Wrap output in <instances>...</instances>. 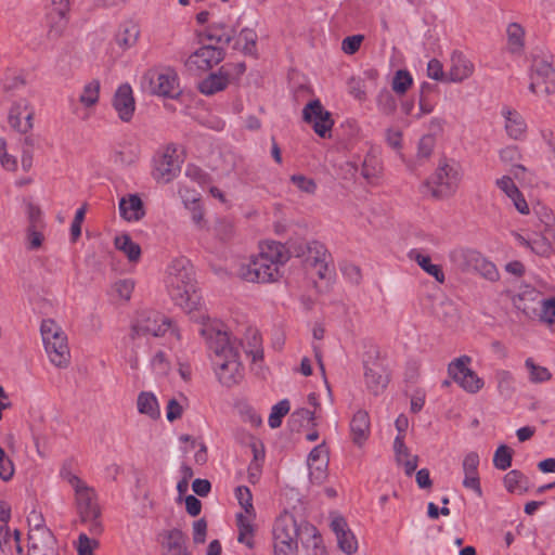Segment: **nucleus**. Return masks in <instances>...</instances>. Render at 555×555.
I'll list each match as a JSON object with an SVG mask.
<instances>
[{"label": "nucleus", "instance_id": "1", "mask_svg": "<svg viewBox=\"0 0 555 555\" xmlns=\"http://www.w3.org/2000/svg\"><path fill=\"white\" fill-rule=\"evenodd\" d=\"M205 338L216 375L219 382L227 387L236 385L243 377V369L240 362V352L236 339L222 326L206 325L201 330Z\"/></svg>", "mask_w": 555, "mask_h": 555}, {"label": "nucleus", "instance_id": "2", "mask_svg": "<svg viewBox=\"0 0 555 555\" xmlns=\"http://www.w3.org/2000/svg\"><path fill=\"white\" fill-rule=\"evenodd\" d=\"M164 283L173 302L191 312L197 308L195 270L191 261L181 256L172 259L166 268Z\"/></svg>", "mask_w": 555, "mask_h": 555}, {"label": "nucleus", "instance_id": "3", "mask_svg": "<svg viewBox=\"0 0 555 555\" xmlns=\"http://www.w3.org/2000/svg\"><path fill=\"white\" fill-rule=\"evenodd\" d=\"M289 259L285 245L270 241L260 245V253L240 268V276L247 282L270 283L281 276L280 268Z\"/></svg>", "mask_w": 555, "mask_h": 555}, {"label": "nucleus", "instance_id": "4", "mask_svg": "<svg viewBox=\"0 0 555 555\" xmlns=\"http://www.w3.org/2000/svg\"><path fill=\"white\" fill-rule=\"evenodd\" d=\"M68 481L75 490L77 511L81 521L90 522L89 530L92 534H100L103 528L99 520L101 512L94 490L77 476H72Z\"/></svg>", "mask_w": 555, "mask_h": 555}, {"label": "nucleus", "instance_id": "5", "mask_svg": "<svg viewBox=\"0 0 555 555\" xmlns=\"http://www.w3.org/2000/svg\"><path fill=\"white\" fill-rule=\"evenodd\" d=\"M40 332L46 352L57 367H67L70 361V352L67 337L62 328L51 319L41 322Z\"/></svg>", "mask_w": 555, "mask_h": 555}, {"label": "nucleus", "instance_id": "6", "mask_svg": "<svg viewBox=\"0 0 555 555\" xmlns=\"http://www.w3.org/2000/svg\"><path fill=\"white\" fill-rule=\"evenodd\" d=\"M293 509V514L284 513L274 521L273 542L275 555H293L297 548V538L300 534L297 517L300 514L297 506H294Z\"/></svg>", "mask_w": 555, "mask_h": 555}, {"label": "nucleus", "instance_id": "7", "mask_svg": "<svg viewBox=\"0 0 555 555\" xmlns=\"http://www.w3.org/2000/svg\"><path fill=\"white\" fill-rule=\"evenodd\" d=\"M170 332L179 339V333L172 327L171 320L155 310H142L138 312L130 333V339L135 340L139 336L151 335L154 337L164 336Z\"/></svg>", "mask_w": 555, "mask_h": 555}, {"label": "nucleus", "instance_id": "8", "mask_svg": "<svg viewBox=\"0 0 555 555\" xmlns=\"http://www.w3.org/2000/svg\"><path fill=\"white\" fill-rule=\"evenodd\" d=\"M460 179L461 175L457 166L442 162L430 179L424 182L423 193L435 198L451 196L455 192Z\"/></svg>", "mask_w": 555, "mask_h": 555}, {"label": "nucleus", "instance_id": "9", "mask_svg": "<svg viewBox=\"0 0 555 555\" xmlns=\"http://www.w3.org/2000/svg\"><path fill=\"white\" fill-rule=\"evenodd\" d=\"M141 87L151 94L171 99L181 93L178 75L172 68L149 69L141 78Z\"/></svg>", "mask_w": 555, "mask_h": 555}, {"label": "nucleus", "instance_id": "10", "mask_svg": "<svg viewBox=\"0 0 555 555\" xmlns=\"http://www.w3.org/2000/svg\"><path fill=\"white\" fill-rule=\"evenodd\" d=\"M314 289L319 293H327L336 279V271L333 258L323 244L314 242Z\"/></svg>", "mask_w": 555, "mask_h": 555}, {"label": "nucleus", "instance_id": "11", "mask_svg": "<svg viewBox=\"0 0 555 555\" xmlns=\"http://www.w3.org/2000/svg\"><path fill=\"white\" fill-rule=\"evenodd\" d=\"M529 77V89L532 93L551 94V85L555 82V68L551 61L542 56H533Z\"/></svg>", "mask_w": 555, "mask_h": 555}, {"label": "nucleus", "instance_id": "12", "mask_svg": "<svg viewBox=\"0 0 555 555\" xmlns=\"http://www.w3.org/2000/svg\"><path fill=\"white\" fill-rule=\"evenodd\" d=\"M470 361L468 356H462L449 364L448 372L465 391L476 393L483 387V380L467 367Z\"/></svg>", "mask_w": 555, "mask_h": 555}, {"label": "nucleus", "instance_id": "13", "mask_svg": "<svg viewBox=\"0 0 555 555\" xmlns=\"http://www.w3.org/2000/svg\"><path fill=\"white\" fill-rule=\"evenodd\" d=\"M180 172V162L175 144H168L154 158L153 177L158 182L167 183Z\"/></svg>", "mask_w": 555, "mask_h": 555}, {"label": "nucleus", "instance_id": "14", "mask_svg": "<svg viewBox=\"0 0 555 555\" xmlns=\"http://www.w3.org/2000/svg\"><path fill=\"white\" fill-rule=\"evenodd\" d=\"M224 56L222 47L203 44L188 57L185 66L190 72L208 70L223 61Z\"/></svg>", "mask_w": 555, "mask_h": 555}, {"label": "nucleus", "instance_id": "15", "mask_svg": "<svg viewBox=\"0 0 555 555\" xmlns=\"http://www.w3.org/2000/svg\"><path fill=\"white\" fill-rule=\"evenodd\" d=\"M330 527L336 535L339 550L347 555L354 554L358 551V540L348 527L345 517L333 511L330 513Z\"/></svg>", "mask_w": 555, "mask_h": 555}, {"label": "nucleus", "instance_id": "16", "mask_svg": "<svg viewBox=\"0 0 555 555\" xmlns=\"http://www.w3.org/2000/svg\"><path fill=\"white\" fill-rule=\"evenodd\" d=\"M314 361H317L320 373H321V383L318 386V392H314V422L322 417L321 405L332 406L334 402L332 389L330 383L327 380L325 374V367L321 358V354L318 352L314 347Z\"/></svg>", "mask_w": 555, "mask_h": 555}, {"label": "nucleus", "instance_id": "17", "mask_svg": "<svg viewBox=\"0 0 555 555\" xmlns=\"http://www.w3.org/2000/svg\"><path fill=\"white\" fill-rule=\"evenodd\" d=\"M34 109L26 100L15 102L9 112L10 126L21 133L33 129Z\"/></svg>", "mask_w": 555, "mask_h": 555}, {"label": "nucleus", "instance_id": "18", "mask_svg": "<svg viewBox=\"0 0 555 555\" xmlns=\"http://www.w3.org/2000/svg\"><path fill=\"white\" fill-rule=\"evenodd\" d=\"M49 35L57 37L62 34L67 25V13L69 9L68 0H49Z\"/></svg>", "mask_w": 555, "mask_h": 555}, {"label": "nucleus", "instance_id": "19", "mask_svg": "<svg viewBox=\"0 0 555 555\" xmlns=\"http://www.w3.org/2000/svg\"><path fill=\"white\" fill-rule=\"evenodd\" d=\"M113 106L122 121H129L135 109L132 89L128 83L121 85L113 98Z\"/></svg>", "mask_w": 555, "mask_h": 555}, {"label": "nucleus", "instance_id": "20", "mask_svg": "<svg viewBox=\"0 0 555 555\" xmlns=\"http://www.w3.org/2000/svg\"><path fill=\"white\" fill-rule=\"evenodd\" d=\"M231 81L230 66H221L218 72L209 74L198 83V90L205 95H214L224 90Z\"/></svg>", "mask_w": 555, "mask_h": 555}, {"label": "nucleus", "instance_id": "21", "mask_svg": "<svg viewBox=\"0 0 555 555\" xmlns=\"http://www.w3.org/2000/svg\"><path fill=\"white\" fill-rule=\"evenodd\" d=\"M475 70L473 62L460 51L451 55V65L448 72L447 81L462 82L468 79Z\"/></svg>", "mask_w": 555, "mask_h": 555}, {"label": "nucleus", "instance_id": "22", "mask_svg": "<svg viewBox=\"0 0 555 555\" xmlns=\"http://www.w3.org/2000/svg\"><path fill=\"white\" fill-rule=\"evenodd\" d=\"M433 315L447 327H455L460 322V314L455 304L448 298H440L434 301L431 307Z\"/></svg>", "mask_w": 555, "mask_h": 555}, {"label": "nucleus", "instance_id": "23", "mask_svg": "<svg viewBox=\"0 0 555 555\" xmlns=\"http://www.w3.org/2000/svg\"><path fill=\"white\" fill-rule=\"evenodd\" d=\"M370 415L364 410H358L350 421V437L352 442L361 448L370 437Z\"/></svg>", "mask_w": 555, "mask_h": 555}, {"label": "nucleus", "instance_id": "24", "mask_svg": "<svg viewBox=\"0 0 555 555\" xmlns=\"http://www.w3.org/2000/svg\"><path fill=\"white\" fill-rule=\"evenodd\" d=\"M334 125L332 113L323 107L320 100L314 99V133L322 139H333Z\"/></svg>", "mask_w": 555, "mask_h": 555}, {"label": "nucleus", "instance_id": "25", "mask_svg": "<svg viewBox=\"0 0 555 555\" xmlns=\"http://www.w3.org/2000/svg\"><path fill=\"white\" fill-rule=\"evenodd\" d=\"M393 452L397 464L403 466L405 475L411 476L417 467L418 456L410 453L403 435H397L395 438Z\"/></svg>", "mask_w": 555, "mask_h": 555}, {"label": "nucleus", "instance_id": "26", "mask_svg": "<svg viewBox=\"0 0 555 555\" xmlns=\"http://www.w3.org/2000/svg\"><path fill=\"white\" fill-rule=\"evenodd\" d=\"M140 36V27L132 21H127L119 25L115 34L114 42L121 51H126L138 42Z\"/></svg>", "mask_w": 555, "mask_h": 555}, {"label": "nucleus", "instance_id": "27", "mask_svg": "<svg viewBox=\"0 0 555 555\" xmlns=\"http://www.w3.org/2000/svg\"><path fill=\"white\" fill-rule=\"evenodd\" d=\"M364 378L367 389L374 395L383 391L388 384V376L382 364L374 362L365 366Z\"/></svg>", "mask_w": 555, "mask_h": 555}, {"label": "nucleus", "instance_id": "28", "mask_svg": "<svg viewBox=\"0 0 555 555\" xmlns=\"http://www.w3.org/2000/svg\"><path fill=\"white\" fill-rule=\"evenodd\" d=\"M502 116L505 119V130L507 135L514 140H520L525 137L527 124L524 117L515 109L504 107Z\"/></svg>", "mask_w": 555, "mask_h": 555}, {"label": "nucleus", "instance_id": "29", "mask_svg": "<svg viewBox=\"0 0 555 555\" xmlns=\"http://www.w3.org/2000/svg\"><path fill=\"white\" fill-rule=\"evenodd\" d=\"M480 253L469 248H455L450 251V261L464 272H473Z\"/></svg>", "mask_w": 555, "mask_h": 555}, {"label": "nucleus", "instance_id": "30", "mask_svg": "<svg viewBox=\"0 0 555 555\" xmlns=\"http://www.w3.org/2000/svg\"><path fill=\"white\" fill-rule=\"evenodd\" d=\"M119 212L128 221H139L145 215L142 199L137 194L122 197L119 202Z\"/></svg>", "mask_w": 555, "mask_h": 555}, {"label": "nucleus", "instance_id": "31", "mask_svg": "<svg viewBox=\"0 0 555 555\" xmlns=\"http://www.w3.org/2000/svg\"><path fill=\"white\" fill-rule=\"evenodd\" d=\"M555 230H547L545 234H534L532 238L526 240L521 235H518V240L521 244L529 247L534 254L543 257H547L552 254L553 247L552 243L550 241V237H552L555 242V237L552 232Z\"/></svg>", "mask_w": 555, "mask_h": 555}, {"label": "nucleus", "instance_id": "32", "mask_svg": "<svg viewBox=\"0 0 555 555\" xmlns=\"http://www.w3.org/2000/svg\"><path fill=\"white\" fill-rule=\"evenodd\" d=\"M234 35L235 29L233 27L222 22H218L208 26L202 36L209 41H216L219 44L228 46L234 38Z\"/></svg>", "mask_w": 555, "mask_h": 555}, {"label": "nucleus", "instance_id": "33", "mask_svg": "<svg viewBox=\"0 0 555 555\" xmlns=\"http://www.w3.org/2000/svg\"><path fill=\"white\" fill-rule=\"evenodd\" d=\"M409 258L414 260L427 274L433 276L437 282L443 283L446 280L442 268L439 264L431 263L429 256L422 254L417 249L409 253Z\"/></svg>", "mask_w": 555, "mask_h": 555}, {"label": "nucleus", "instance_id": "34", "mask_svg": "<svg viewBox=\"0 0 555 555\" xmlns=\"http://www.w3.org/2000/svg\"><path fill=\"white\" fill-rule=\"evenodd\" d=\"M330 451L324 441L314 447V481L323 482L327 478Z\"/></svg>", "mask_w": 555, "mask_h": 555}, {"label": "nucleus", "instance_id": "35", "mask_svg": "<svg viewBox=\"0 0 555 555\" xmlns=\"http://www.w3.org/2000/svg\"><path fill=\"white\" fill-rule=\"evenodd\" d=\"M115 248L121 251L129 262H138L141 258V247L138 243L133 242L130 235L121 234L115 237Z\"/></svg>", "mask_w": 555, "mask_h": 555}, {"label": "nucleus", "instance_id": "36", "mask_svg": "<svg viewBox=\"0 0 555 555\" xmlns=\"http://www.w3.org/2000/svg\"><path fill=\"white\" fill-rule=\"evenodd\" d=\"M255 516L244 515L240 513L236 515V525L238 528L237 541L245 544L247 547H254V526L251 524Z\"/></svg>", "mask_w": 555, "mask_h": 555}, {"label": "nucleus", "instance_id": "37", "mask_svg": "<svg viewBox=\"0 0 555 555\" xmlns=\"http://www.w3.org/2000/svg\"><path fill=\"white\" fill-rule=\"evenodd\" d=\"M504 486L511 493L522 494L529 489L528 478L519 470H511L504 477Z\"/></svg>", "mask_w": 555, "mask_h": 555}, {"label": "nucleus", "instance_id": "38", "mask_svg": "<svg viewBox=\"0 0 555 555\" xmlns=\"http://www.w3.org/2000/svg\"><path fill=\"white\" fill-rule=\"evenodd\" d=\"M237 346H242L248 356H251L253 361L261 360L263 357V350L261 347V337L257 331L250 330L246 334L245 343H238Z\"/></svg>", "mask_w": 555, "mask_h": 555}, {"label": "nucleus", "instance_id": "39", "mask_svg": "<svg viewBox=\"0 0 555 555\" xmlns=\"http://www.w3.org/2000/svg\"><path fill=\"white\" fill-rule=\"evenodd\" d=\"M137 405L141 414H146L152 418L159 416L157 399L152 392H141L138 397Z\"/></svg>", "mask_w": 555, "mask_h": 555}, {"label": "nucleus", "instance_id": "40", "mask_svg": "<svg viewBox=\"0 0 555 555\" xmlns=\"http://www.w3.org/2000/svg\"><path fill=\"white\" fill-rule=\"evenodd\" d=\"M433 90V86L424 82L421 86L418 96V111L415 113L414 118L421 119L425 115L430 114L435 108V103L429 99V92Z\"/></svg>", "mask_w": 555, "mask_h": 555}, {"label": "nucleus", "instance_id": "41", "mask_svg": "<svg viewBox=\"0 0 555 555\" xmlns=\"http://www.w3.org/2000/svg\"><path fill=\"white\" fill-rule=\"evenodd\" d=\"M525 30L517 23L507 26L508 49L512 53H520L524 48Z\"/></svg>", "mask_w": 555, "mask_h": 555}, {"label": "nucleus", "instance_id": "42", "mask_svg": "<svg viewBox=\"0 0 555 555\" xmlns=\"http://www.w3.org/2000/svg\"><path fill=\"white\" fill-rule=\"evenodd\" d=\"M525 366L529 373V380L533 384L547 382L552 377L551 372L545 366L535 364L532 358L525 361Z\"/></svg>", "mask_w": 555, "mask_h": 555}, {"label": "nucleus", "instance_id": "43", "mask_svg": "<svg viewBox=\"0 0 555 555\" xmlns=\"http://www.w3.org/2000/svg\"><path fill=\"white\" fill-rule=\"evenodd\" d=\"M256 42L257 34L253 29L244 28L236 39L235 48L242 49L245 54H254Z\"/></svg>", "mask_w": 555, "mask_h": 555}, {"label": "nucleus", "instance_id": "44", "mask_svg": "<svg viewBox=\"0 0 555 555\" xmlns=\"http://www.w3.org/2000/svg\"><path fill=\"white\" fill-rule=\"evenodd\" d=\"M376 104L378 111L386 116H391L397 109V101L389 90H382L377 94Z\"/></svg>", "mask_w": 555, "mask_h": 555}, {"label": "nucleus", "instance_id": "45", "mask_svg": "<svg viewBox=\"0 0 555 555\" xmlns=\"http://www.w3.org/2000/svg\"><path fill=\"white\" fill-rule=\"evenodd\" d=\"M289 410L291 403L287 399H283L274 404L268 418L269 426L273 429L280 427L283 417L289 412Z\"/></svg>", "mask_w": 555, "mask_h": 555}, {"label": "nucleus", "instance_id": "46", "mask_svg": "<svg viewBox=\"0 0 555 555\" xmlns=\"http://www.w3.org/2000/svg\"><path fill=\"white\" fill-rule=\"evenodd\" d=\"M99 93H100V81L92 80L83 87V90L79 96V101L81 104H83L87 107L93 106L99 101Z\"/></svg>", "mask_w": 555, "mask_h": 555}, {"label": "nucleus", "instance_id": "47", "mask_svg": "<svg viewBox=\"0 0 555 555\" xmlns=\"http://www.w3.org/2000/svg\"><path fill=\"white\" fill-rule=\"evenodd\" d=\"M474 272L479 273L489 281H495L499 279V272L494 263L489 261L481 254L479 255Z\"/></svg>", "mask_w": 555, "mask_h": 555}, {"label": "nucleus", "instance_id": "48", "mask_svg": "<svg viewBox=\"0 0 555 555\" xmlns=\"http://www.w3.org/2000/svg\"><path fill=\"white\" fill-rule=\"evenodd\" d=\"M312 421V412L306 408L296 409L289 417V425L293 430L299 431Z\"/></svg>", "mask_w": 555, "mask_h": 555}, {"label": "nucleus", "instance_id": "49", "mask_svg": "<svg viewBox=\"0 0 555 555\" xmlns=\"http://www.w3.org/2000/svg\"><path fill=\"white\" fill-rule=\"evenodd\" d=\"M235 496L244 509V515L255 516V508L253 505V494L248 487L240 486L235 490Z\"/></svg>", "mask_w": 555, "mask_h": 555}, {"label": "nucleus", "instance_id": "50", "mask_svg": "<svg viewBox=\"0 0 555 555\" xmlns=\"http://www.w3.org/2000/svg\"><path fill=\"white\" fill-rule=\"evenodd\" d=\"M413 83V78L408 70L400 69L396 72L391 87L398 94H404Z\"/></svg>", "mask_w": 555, "mask_h": 555}, {"label": "nucleus", "instance_id": "51", "mask_svg": "<svg viewBox=\"0 0 555 555\" xmlns=\"http://www.w3.org/2000/svg\"><path fill=\"white\" fill-rule=\"evenodd\" d=\"M512 450L505 446H500L494 452L493 465L501 470H505L512 465Z\"/></svg>", "mask_w": 555, "mask_h": 555}, {"label": "nucleus", "instance_id": "52", "mask_svg": "<svg viewBox=\"0 0 555 555\" xmlns=\"http://www.w3.org/2000/svg\"><path fill=\"white\" fill-rule=\"evenodd\" d=\"M135 286V282L132 279H120L116 281L112 288L113 292L122 300L128 301L131 298Z\"/></svg>", "mask_w": 555, "mask_h": 555}, {"label": "nucleus", "instance_id": "53", "mask_svg": "<svg viewBox=\"0 0 555 555\" xmlns=\"http://www.w3.org/2000/svg\"><path fill=\"white\" fill-rule=\"evenodd\" d=\"M495 378L501 395L509 396L514 391V378L511 372L500 370L495 373Z\"/></svg>", "mask_w": 555, "mask_h": 555}, {"label": "nucleus", "instance_id": "54", "mask_svg": "<svg viewBox=\"0 0 555 555\" xmlns=\"http://www.w3.org/2000/svg\"><path fill=\"white\" fill-rule=\"evenodd\" d=\"M435 147V139L433 135H424L417 145L416 162L421 165L428 159Z\"/></svg>", "mask_w": 555, "mask_h": 555}, {"label": "nucleus", "instance_id": "55", "mask_svg": "<svg viewBox=\"0 0 555 555\" xmlns=\"http://www.w3.org/2000/svg\"><path fill=\"white\" fill-rule=\"evenodd\" d=\"M185 535L179 529H172L166 532V547L169 550H182L186 548L185 546Z\"/></svg>", "mask_w": 555, "mask_h": 555}, {"label": "nucleus", "instance_id": "56", "mask_svg": "<svg viewBox=\"0 0 555 555\" xmlns=\"http://www.w3.org/2000/svg\"><path fill=\"white\" fill-rule=\"evenodd\" d=\"M13 461L7 455L3 448L0 446V478L3 481H9L14 475Z\"/></svg>", "mask_w": 555, "mask_h": 555}, {"label": "nucleus", "instance_id": "57", "mask_svg": "<svg viewBox=\"0 0 555 555\" xmlns=\"http://www.w3.org/2000/svg\"><path fill=\"white\" fill-rule=\"evenodd\" d=\"M379 172V165L375 157L373 156H366L363 160L362 168H361V175L367 180L373 181L375 178H377Z\"/></svg>", "mask_w": 555, "mask_h": 555}, {"label": "nucleus", "instance_id": "58", "mask_svg": "<svg viewBox=\"0 0 555 555\" xmlns=\"http://www.w3.org/2000/svg\"><path fill=\"white\" fill-rule=\"evenodd\" d=\"M364 40L363 35L348 36L341 41V51L347 55L357 53Z\"/></svg>", "mask_w": 555, "mask_h": 555}, {"label": "nucleus", "instance_id": "59", "mask_svg": "<svg viewBox=\"0 0 555 555\" xmlns=\"http://www.w3.org/2000/svg\"><path fill=\"white\" fill-rule=\"evenodd\" d=\"M349 93L359 101L366 99V91L364 81L360 77H350L348 79Z\"/></svg>", "mask_w": 555, "mask_h": 555}, {"label": "nucleus", "instance_id": "60", "mask_svg": "<svg viewBox=\"0 0 555 555\" xmlns=\"http://www.w3.org/2000/svg\"><path fill=\"white\" fill-rule=\"evenodd\" d=\"M479 455L476 452H469L463 460V472L465 476H478Z\"/></svg>", "mask_w": 555, "mask_h": 555}, {"label": "nucleus", "instance_id": "61", "mask_svg": "<svg viewBox=\"0 0 555 555\" xmlns=\"http://www.w3.org/2000/svg\"><path fill=\"white\" fill-rule=\"evenodd\" d=\"M44 228H33V227H27V234H26V237H27V248L28 249H38L41 247L42 245V242H43V233H42V230Z\"/></svg>", "mask_w": 555, "mask_h": 555}, {"label": "nucleus", "instance_id": "62", "mask_svg": "<svg viewBox=\"0 0 555 555\" xmlns=\"http://www.w3.org/2000/svg\"><path fill=\"white\" fill-rule=\"evenodd\" d=\"M151 365L156 374L165 375L170 369V363L164 351H157L152 358Z\"/></svg>", "mask_w": 555, "mask_h": 555}, {"label": "nucleus", "instance_id": "63", "mask_svg": "<svg viewBox=\"0 0 555 555\" xmlns=\"http://www.w3.org/2000/svg\"><path fill=\"white\" fill-rule=\"evenodd\" d=\"M240 415L244 422L249 423L253 427H258L262 423L261 416L250 405L240 406Z\"/></svg>", "mask_w": 555, "mask_h": 555}, {"label": "nucleus", "instance_id": "64", "mask_svg": "<svg viewBox=\"0 0 555 555\" xmlns=\"http://www.w3.org/2000/svg\"><path fill=\"white\" fill-rule=\"evenodd\" d=\"M555 318V298L543 299L541 301L540 320L552 324Z\"/></svg>", "mask_w": 555, "mask_h": 555}]
</instances>
